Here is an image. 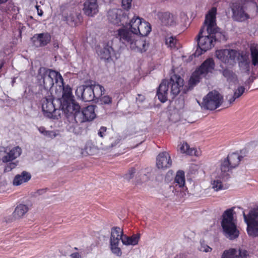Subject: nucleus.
<instances>
[{"label": "nucleus", "instance_id": "nucleus-1", "mask_svg": "<svg viewBox=\"0 0 258 258\" xmlns=\"http://www.w3.org/2000/svg\"><path fill=\"white\" fill-rule=\"evenodd\" d=\"M216 8L213 7L206 16L204 26L201 29L197 36L199 49L195 52L196 56L201 55L211 49L214 45L216 37L219 34L216 31Z\"/></svg>", "mask_w": 258, "mask_h": 258}, {"label": "nucleus", "instance_id": "nucleus-2", "mask_svg": "<svg viewBox=\"0 0 258 258\" xmlns=\"http://www.w3.org/2000/svg\"><path fill=\"white\" fill-rule=\"evenodd\" d=\"M114 35L120 42L135 52L143 53L149 47V43L145 38L135 35L124 28H119L114 32Z\"/></svg>", "mask_w": 258, "mask_h": 258}, {"label": "nucleus", "instance_id": "nucleus-3", "mask_svg": "<svg viewBox=\"0 0 258 258\" xmlns=\"http://www.w3.org/2000/svg\"><path fill=\"white\" fill-rule=\"evenodd\" d=\"M233 210H226L222 215L221 226L224 236L230 240L236 239L239 235L237 227L236 220L233 217Z\"/></svg>", "mask_w": 258, "mask_h": 258}, {"label": "nucleus", "instance_id": "nucleus-4", "mask_svg": "<svg viewBox=\"0 0 258 258\" xmlns=\"http://www.w3.org/2000/svg\"><path fill=\"white\" fill-rule=\"evenodd\" d=\"M37 78L40 83L47 89L51 88L54 81L59 87L63 85V78L58 72L45 68L39 69Z\"/></svg>", "mask_w": 258, "mask_h": 258}, {"label": "nucleus", "instance_id": "nucleus-5", "mask_svg": "<svg viewBox=\"0 0 258 258\" xmlns=\"http://www.w3.org/2000/svg\"><path fill=\"white\" fill-rule=\"evenodd\" d=\"M215 62L212 58H208L205 60L201 66L196 70L190 78L189 83L190 85H195L199 83L201 79L206 77L212 73L214 70Z\"/></svg>", "mask_w": 258, "mask_h": 258}, {"label": "nucleus", "instance_id": "nucleus-6", "mask_svg": "<svg viewBox=\"0 0 258 258\" xmlns=\"http://www.w3.org/2000/svg\"><path fill=\"white\" fill-rule=\"evenodd\" d=\"M243 215L248 234L252 237L258 236V207L251 210L248 215L244 212Z\"/></svg>", "mask_w": 258, "mask_h": 258}, {"label": "nucleus", "instance_id": "nucleus-7", "mask_svg": "<svg viewBox=\"0 0 258 258\" xmlns=\"http://www.w3.org/2000/svg\"><path fill=\"white\" fill-rule=\"evenodd\" d=\"M222 96L216 91L210 92L203 98L201 104L198 102L202 107L207 109L214 110L219 107L222 103Z\"/></svg>", "mask_w": 258, "mask_h": 258}, {"label": "nucleus", "instance_id": "nucleus-8", "mask_svg": "<svg viewBox=\"0 0 258 258\" xmlns=\"http://www.w3.org/2000/svg\"><path fill=\"white\" fill-rule=\"evenodd\" d=\"M246 3L245 0H238L231 3V8L234 20L242 22L249 18L248 15L245 11Z\"/></svg>", "mask_w": 258, "mask_h": 258}, {"label": "nucleus", "instance_id": "nucleus-9", "mask_svg": "<svg viewBox=\"0 0 258 258\" xmlns=\"http://www.w3.org/2000/svg\"><path fill=\"white\" fill-rule=\"evenodd\" d=\"M123 230L118 227H113L111 231L110 238V247L112 252L116 256H121L122 252L120 248L118 247L120 240H122Z\"/></svg>", "mask_w": 258, "mask_h": 258}, {"label": "nucleus", "instance_id": "nucleus-10", "mask_svg": "<svg viewBox=\"0 0 258 258\" xmlns=\"http://www.w3.org/2000/svg\"><path fill=\"white\" fill-rule=\"evenodd\" d=\"M21 153L22 150L18 146L13 147L8 152L5 151V155L2 157V160L4 163L10 162L5 167V172L10 171L17 166V162L11 161L19 157Z\"/></svg>", "mask_w": 258, "mask_h": 258}, {"label": "nucleus", "instance_id": "nucleus-11", "mask_svg": "<svg viewBox=\"0 0 258 258\" xmlns=\"http://www.w3.org/2000/svg\"><path fill=\"white\" fill-rule=\"evenodd\" d=\"M185 176L183 171H178L176 175L172 185L168 188V197L178 196L179 192L185 189Z\"/></svg>", "mask_w": 258, "mask_h": 258}, {"label": "nucleus", "instance_id": "nucleus-12", "mask_svg": "<svg viewBox=\"0 0 258 258\" xmlns=\"http://www.w3.org/2000/svg\"><path fill=\"white\" fill-rule=\"evenodd\" d=\"M107 18L111 23L118 26L126 24L128 19V16L119 9L110 10L108 12Z\"/></svg>", "mask_w": 258, "mask_h": 258}, {"label": "nucleus", "instance_id": "nucleus-13", "mask_svg": "<svg viewBox=\"0 0 258 258\" xmlns=\"http://www.w3.org/2000/svg\"><path fill=\"white\" fill-rule=\"evenodd\" d=\"M241 156L237 153L229 154L227 159L222 161L221 164V170L222 175L229 171L231 169L237 166L241 160Z\"/></svg>", "mask_w": 258, "mask_h": 258}, {"label": "nucleus", "instance_id": "nucleus-14", "mask_svg": "<svg viewBox=\"0 0 258 258\" xmlns=\"http://www.w3.org/2000/svg\"><path fill=\"white\" fill-rule=\"evenodd\" d=\"M42 109L44 115L49 118L58 119V117L60 116V109L55 107L51 99H44L42 102Z\"/></svg>", "mask_w": 258, "mask_h": 258}, {"label": "nucleus", "instance_id": "nucleus-15", "mask_svg": "<svg viewBox=\"0 0 258 258\" xmlns=\"http://www.w3.org/2000/svg\"><path fill=\"white\" fill-rule=\"evenodd\" d=\"M72 106L62 111L68 117L72 115L77 122H83L86 121L85 116L83 110L80 111V106L78 103L72 104Z\"/></svg>", "mask_w": 258, "mask_h": 258}, {"label": "nucleus", "instance_id": "nucleus-16", "mask_svg": "<svg viewBox=\"0 0 258 258\" xmlns=\"http://www.w3.org/2000/svg\"><path fill=\"white\" fill-rule=\"evenodd\" d=\"M63 86V93L61 100H60L61 110L68 108L70 106L75 104L77 102L74 99V96L72 94V89L68 85Z\"/></svg>", "mask_w": 258, "mask_h": 258}, {"label": "nucleus", "instance_id": "nucleus-17", "mask_svg": "<svg viewBox=\"0 0 258 258\" xmlns=\"http://www.w3.org/2000/svg\"><path fill=\"white\" fill-rule=\"evenodd\" d=\"M113 39L111 38L107 42L104 43V47L100 51H98V54L101 59L109 61L113 59L114 51L113 48Z\"/></svg>", "mask_w": 258, "mask_h": 258}, {"label": "nucleus", "instance_id": "nucleus-18", "mask_svg": "<svg viewBox=\"0 0 258 258\" xmlns=\"http://www.w3.org/2000/svg\"><path fill=\"white\" fill-rule=\"evenodd\" d=\"M239 53L233 49H221L216 51L217 58L225 63H229L230 60L234 61Z\"/></svg>", "mask_w": 258, "mask_h": 258}, {"label": "nucleus", "instance_id": "nucleus-19", "mask_svg": "<svg viewBox=\"0 0 258 258\" xmlns=\"http://www.w3.org/2000/svg\"><path fill=\"white\" fill-rule=\"evenodd\" d=\"M76 94L85 102H90L94 99V94L91 86H79L76 90Z\"/></svg>", "mask_w": 258, "mask_h": 258}, {"label": "nucleus", "instance_id": "nucleus-20", "mask_svg": "<svg viewBox=\"0 0 258 258\" xmlns=\"http://www.w3.org/2000/svg\"><path fill=\"white\" fill-rule=\"evenodd\" d=\"M183 80L180 76L174 75L171 77L169 81V86L170 87V94L173 97L177 95L183 86Z\"/></svg>", "mask_w": 258, "mask_h": 258}, {"label": "nucleus", "instance_id": "nucleus-21", "mask_svg": "<svg viewBox=\"0 0 258 258\" xmlns=\"http://www.w3.org/2000/svg\"><path fill=\"white\" fill-rule=\"evenodd\" d=\"M34 46L36 47H42L48 44L51 40V36L48 33L35 34L31 38Z\"/></svg>", "mask_w": 258, "mask_h": 258}, {"label": "nucleus", "instance_id": "nucleus-22", "mask_svg": "<svg viewBox=\"0 0 258 258\" xmlns=\"http://www.w3.org/2000/svg\"><path fill=\"white\" fill-rule=\"evenodd\" d=\"M172 164L169 154L167 152H163L158 155L156 158V165L158 168L164 169L169 168Z\"/></svg>", "mask_w": 258, "mask_h": 258}, {"label": "nucleus", "instance_id": "nucleus-23", "mask_svg": "<svg viewBox=\"0 0 258 258\" xmlns=\"http://www.w3.org/2000/svg\"><path fill=\"white\" fill-rule=\"evenodd\" d=\"M83 11L86 15L93 17L99 11L97 0H86L84 4Z\"/></svg>", "mask_w": 258, "mask_h": 258}, {"label": "nucleus", "instance_id": "nucleus-24", "mask_svg": "<svg viewBox=\"0 0 258 258\" xmlns=\"http://www.w3.org/2000/svg\"><path fill=\"white\" fill-rule=\"evenodd\" d=\"M169 88V81L166 80H163L159 86L157 92V96L159 100L163 103L167 100Z\"/></svg>", "mask_w": 258, "mask_h": 258}, {"label": "nucleus", "instance_id": "nucleus-25", "mask_svg": "<svg viewBox=\"0 0 258 258\" xmlns=\"http://www.w3.org/2000/svg\"><path fill=\"white\" fill-rule=\"evenodd\" d=\"M142 18L134 16L131 20L128 21V19L127 20V24H124L122 28H124L128 30L131 33L134 35H136V29L140 27Z\"/></svg>", "mask_w": 258, "mask_h": 258}, {"label": "nucleus", "instance_id": "nucleus-26", "mask_svg": "<svg viewBox=\"0 0 258 258\" xmlns=\"http://www.w3.org/2000/svg\"><path fill=\"white\" fill-rule=\"evenodd\" d=\"M179 150L181 153L191 156L195 155L197 157L201 156L202 154L200 149L190 148L186 143H183L179 145Z\"/></svg>", "mask_w": 258, "mask_h": 258}, {"label": "nucleus", "instance_id": "nucleus-27", "mask_svg": "<svg viewBox=\"0 0 258 258\" xmlns=\"http://www.w3.org/2000/svg\"><path fill=\"white\" fill-rule=\"evenodd\" d=\"M151 31V26L149 23L142 19L140 27L136 29V35L140 34L141 36L148 35Z\"/></svg>", "mask_w": 258, "mask_h": 258}, {"label": "nucleus", "instance_id": "nucleus-28", "mask_svg": "<svg viewBox=\"0 0 258 258\" xmlns=\"http://www.w3.org/2000/svg\"><path fill=\"white\" fill-rule=\"evenodd\" d=\"M31 177L30 173L27 171H23L20 174L17 175L14 180L13 184L16 186L20 185L24 183L28 182Z\"/></svg>", "mask_w": 258, "mask_h": 258}, {"label": "nucleus", "instance_id": "nucleus-29", "mask_svg": "<svg viewBox=\"0 0 258 258\" xmlns=\"http://www.w3.org/2000/svg\"><path fill=\"white\" fill-rule=\"evenodd\" d=\"M63 20L71 26L76 25L79 20V15L74 11H70L67 14L63 13Z\"/></svg>", "mask_w": 258, "mask_h": 258}, {"label": "nucleus", "instance_id": "nucleus-30", "mask_svg": "<svg viewBox=\"0 0 258 258\" xmlns=\"http://www.w3.org/2000/svg\"><path fill=\"white\" fill-rule=\"evenodd\" d=\"M140 238V234H134L131 236L124 235L122 237V243L125 245L135 246L138 244Z\"/></svg>", "mask_w": 258, "mask_h": 258}, {"label": "nucleus", "instance_id": "nucleus-31", "mask_svg": "<svg viewBox=\"0 0 258 258\" xmlns=\"http://www.w3.org/2000/svg\"><path fill=\"white\" fill-rule=\"evenodd\" d=\"M29 210L28 206L24 204H20L18 205L13 213L14 217L15 218H20L22 217Z\"/></svg>", "mask_w": 258, "mask_h": 258}, {"label": "nucleus", "instance_id": "nucleus-32", "mask_svg": "<svg viewBox=\"0 0 258 258\" xmlns=\"http://www.w3.org/2000/svg\"><path fill=\"white\" fill-rule=\"evenodd\" d=\"M37 129L41 134L51 139H54L58 135L57 131H48L42 126L37 127Z\"/></svg>", "mask_w": 258, "mask_h": 258}, {"label": "nucleus", "instance_id": "nucleus-33", "mask_svg": "<svg viewBox=\"0 0 258 258\" xmlns=\"http://www.w3.org/2000/svg\"><path fill=\"white\" fill-rule=\"evenodd\" d=\"M94 106L89 105L83 109L86 121L93 120L96 116Z\"/></svg>", "mask_w": 258, "mask_h": 258}, {"label": "nucleus", "instance_id": "nucleus-34", "mask_svg": "<svg viewBox=\"0 0 258 258\" xmlns=\"http://www.w3.org/2000/svg\"><path fill=\"white\" fill-rule=\"evenodd\" d=\"M244 87L240 86L235 91L233 96L229 95L227 96V99L231 104L233 103L237 98H239L244 93Z\"/></svg>", "mask_w": 258, "mask_h": 258}, {"label": "nucleus", "instance_id": "nucleus-35", "mask_svg": "<svg viewBox=\"0 0 258 258\" xmlns=\"http://www.w3.org/2000/svg\"><path fill=\"white\" fill-rule=\"evenodd\" d=\"M161 21L163 24L166 25H173L175 24L174 16L168 13H165L162 15Z\"/></svg>", "mask_w": 258, "mask_h": 258}, {"label": "nucleus", "instance_id": "nucleus-36", "mask_svg": "<svg viewBox=\"0 0 258 258\" xmlns=\"http://www.w3.org/2000/svg\"><path fill=\"white\" fill-rule=\"evenodd\" d=\"M91 87L93 91L94 98L99 99L104 92V87L98 84L91 85Z\"/></svg>", "mask_w": 258, "mask_h": 258}, {"label": "nucleus", "instance_id": "nucleus-37", "mask_svg": "<svg viewBox=\"0 0 258 258\" xmlns=\"http://www.w3.org/2000/svg\"><path fill=\"white\" fill-rule=\"evenodd\" d=\"M212 188L215 191H219L220 190L225 189L228 188V186L222 183L221 177H218L213 180L212 182Z\"/></svg>", "mask_w": 258, "mask_h": 258}, {"label": "nucleus", "instance_id": "nucleus-38", "mask_svg": "<svg viewBox=\"0 0 258 258\" xmlns=\"http://www.w3.org/2000/svg\"><path fill=\"white\" fill-rule=\"evenodd\" d=\"M166 44L172 49H177L179 44L175 37L170 36L166 39Z\"/></svg>", "mask_w": 258, "mask_h": 258}, {"label": "nucleus", "instance_id": "nucleus-39", "mask_svg": "<svg viewBox=\"0 0 258 258\" xmlns=\"http://www.w3.org/2000/svg\"><path fill=\"white\" fill-rule=\"evenodd\" d=\"M223 76L227 78L229 82L235 83L237 82L236 76L231 71L225 69L223 72Z\"/></svg>", "mask_w": 258, "mask_h": 258}, {"label": "nucleus", "instance_id": "nucleus-40", "mask_svg": "<svg viewBox=\"0 0 258 258\" xmlns=\"http://www.w3.org/2000/svg\"><path fill=\"white\" fill-rule=\"evenodd\" d=\"M238 251L234 248H230L226 250L223 252L222 255V258H238L237 254Z\"/></svg>", "mask_w": 258, "mask_h": 258}, {"label": "nucleus", "instance_id": "nucleus-41", "mask_svg": "<svg viewBox=\"0 0 258 258\" xmlns=\"http://www.w3.org/2000/svg\"><path fill=\"white\" fill-rule=\"evenodd\" d=\"M7 12L8 14L13 16L17 15L19 13L18 8L13 4H9L7 7Z\"/></svg>", "mask_w": 258, "mask_h": 258}, {"label": "nucleus", "instance_id": "nucleus-42", "mask_svg": "<svg viewBox=\"0 0 258 258\" xmlns=\"http://www.w3.org/2000/svg\"><path fill=\"white\" fill-rule=\"evenodd\" d=\"M251 55L252 64L257 66L258 64V48L257 46L251 48Z\"/></svg>", "mask_w": 258, "mask_h": 258}, {"label": "nucleus", "instance_id": "nucleus-43", "mask_svg": "<svg viewBox=\"0 0 258 258\" xmlns=\"http://www.w3.org/2000/svg\"><path fill=\"white\" fill-rule=\"evenodd\" d=\"M243 60L239 62L240 69L243 71L248 72L249 71V62L246 58H242Z\"/></svg>", "mask_w": 258, "mask_h": 258}, {"label": "nucleus", "instance_id": "nucleus-44", "mask_svg": "<svg viewBox=\"0 0 258 258\" xmlns=\"http://www.w3.org/2000/svg\"><path fill=\"white\" fill-rule=\"evenodd\" d=\"M99 101L100 102L101 104H111L112 102V99L111 98L108 96L105 95L104 96H101L99 98Z\"/></svg>", "mask_w": 258, "mask_h": 258}, {"label": "nucleus", "instance_id": "nucleus-45", "mask_svg": "<svg viewBox=\"0 0 258 258\" xmlns=\"http://www.w3.org/2000/svg\"><path fill=\"white\" fill-rule=\"evenodd\" d=\"M199 249L200 251L205 252H210L212 249L211 247L209 246L204 241L200 242V246L199 247Z\"/></svg>", "mask_w": 258, "mask_h": 258}, {"label": "nucleus", "instance_id": "nucleus-46", "mask_svg": "<svg viewBox=\"0 0 258 258\" xmlns=\"http://www.w3.org/2000/svg\"><path fill=\"white\" fill-rule=\"evenodd\" d=\"M133 0H122V7L123 9L128 10L132 6V2Z\"/></svg>", "mask_w": 258, "mask_h": 258}, {"label": "nucleus", "instance_id": "nucleus-47", "mask_svg": "<svg viewBox=\"0 0 258 258\" xmlns=\"http://www.w3.org/2000/svg\"><path fill=\"white\" fill-rule=\"evenodd\" d=\"M237 254L238 258H247L248 256V252L245 249H239L237 250Z\"/></svg>", "mask_w": 258, "mask_h": 258}, {"label": "nucleus", "instance_id": "nucleus-48", "mask_svg": "<svg viewBox=\"0 0 258 258\" xmlns=\"http://www.w3.org/2000/svg\"><path fill=\"white\" fill-rule=\"evenodd\" d=\"M135 173V169L132 168L131 170H130L128 171V173H127L125 175L124 178L125 179H126L127 180H130L134 177Z\"/></svg>", "mask_w": 258, "mask_h": 258}, {"label": "nucleus", "instance_id": "nucleus-49", "mask_svg": "<svg viewBox=\"0 0 258 258\" xmlns=\"http://www.w3.org/2000/svg\"><path fill=\"white\" fill-rule=\"evenodd\" d=\"M139 177L140 178L139 179L141 180V182H145L148 179V175L143 172L141 173L140 175H139Z\"/></svg>", "mask_w": 258, "mask_h": 258}, {"label": "nucleus", "instance_id": "nucleus-50", "mask_svg": "<svg viewBox=\"0 0 258 258\" xmlns=\"http://www.w3.org/2000/svg\"><path fill=\"white\" fill-rule=\"evenodd\" d=\"M106 132V127L104 126H102L99 132H98V135L100 137H103L105 135V133Z\"/></svg>", "mask_w": 258, "mask_h": 258}, {"label": "nucleus", "instance_id": "nucleus-51", "mask_svg": "<svg viewBox=\"0 0 258 258\" xmlns=\"http://www.w3.org/2000/svg\"><path fill=\"white\" fill-rule=\"evenodd\" d=\"M71 258H82L78 252H74L71 254Z\"/></svg>", "mask_w": 258, "mask_h": 258}, {"label": "nucleus", "instance_id": "nucleus-52", "mask_svg": "<svg viewBox=\"0 0 258 258\" xmlns=\"http://www.w3.org/2000/svg\"><path fill=\"white\" fill-rule=\"evenodd\" d=\"M36 8L37 9L38 15L40 16H42L43 15L42 10L39 9V6H36Z\"/></svg>", "mask_w": 258, "mask_h": 258}, {"label": "nucleus", "instance_id": "nucleus-53", "mask_svg": "<svg viewBox=\"0 0 258 258\" xmlns=\"http://www.w3.org/2000/svg\"><path fill=\"white\" fill-rule=\"evenodd\" d=\"M8 0H0V4L6 3Z\"/></svg>", "mask_w": 258, "mask_h": 258}, {"label": "nucleus", "instance_id": "nucleus-54", "mask_svg": "<svg viewBox=\"0 0 258 258\" xmlns=\"http://www.w3.org/2000/svg\"><path fill=\"white\" fill-rule=\"evenodd\" d=\"M104 3H109L110 2V0H103Z\"/></svg>", "mask_w": 258, "mask_h": 258}, {"label": "nucleus", "instance_id": "nucleus-55", "mask_svg": "<svg viewBox=\"0 0 258 258\" xmlns=\"http://www.w3.org/2000/svg\"><path fill=\"white\" fill-rule=\"evenodd\" d=\"M3 63H2V62H1V63H0V69H1V68H2V67H3Z\"/></svg>", "mask_w": 258, "mask_h": 258}]
</instances>
